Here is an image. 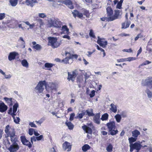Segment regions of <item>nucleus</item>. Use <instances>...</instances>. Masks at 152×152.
I'll use <instances>...</instances> for the list:
<instances>
[{"label": "nucleus", "instance_id": "nucleus-46", "mask_svg": "<svg viewBox=\"0 0 152 152\" xmlns=\"http://www.w3.org/2000/svg\"><path fill=\"white\" fill-rule=\"evenodd\" d=\"M129 142L130 144H131V143L136 141L137 140V138L134 137H131L129 138Z\"/></svg>", "mask_w": 152, "mask_h": 152}, {"label": "nucleus", "instance_id": "nucleus-9", "mask_svg": "<svg viewBox=\"0 0 152 152\" xmlns=\"http://www.w3.org/2000/svg\"><path fill=\"white\" fill-rule=\"evenodd\" d=\"M10 137V140L12 143H18V141L17 135L15 134V133L9 136Z\"/></svg>", "mask_w": 152, "mask_h": 152}, {"label": "nucleus", "instance_id": "nucleus-6", "mask_svg": "<svg viewBox=\"0 0 152 152\" xmlns=\"http://www.w3.org/2000/svg\"><path fill=\"white\" fill-rule=\"evenodd\" d=\"M19 148V147L18 143L13 144L10 145V147L8 148V149L10 152H15L17 151Z\"/></svg>", "mask_w": 152, "mask_h": 152}, {"label": "nucleus", "instance_id": "nucleus-38", "mask_svg": "<svg viewBox=\"0 0 152 152\" xmlns=\"http://www.w3.org/2000/svg\"><path fill=\"white\" fill-rule=\"evenodd\" d=\"M33 48L34 49H35L36 50L38 51L40 50L42 48V46L38 44H37L36 45H34L33 46Z\"/></svg>", "mask_w": 152, "mask_h": 152}, {"label": "nucleus", "instance_id": "nucleus-34", "mask_svg": "<svg viewBox=\"0 0 152 152\" xmlns=\"http://www.w3.org/2000/svg\"><path fill=\"white\" fill-rule=\"evenodd\" d=\"M48 86L50 88V90H53L56 89V84L53 83H50L48 84Z\"/></svg>", "mask_w": 152, "mask_h": 152}, {"label": "nucleus", "instance_id": "nucleus-2", "mask_svg": "<svg viewBox=\"0 0 152 152\" xmlns=\"http://www.w3.org/2000/svg\"><path fill=\"white\" fill-rule=\"evenodd\" d=\"M45 88L48 91V88L46 86V82L45 80L40 81L35 88V91L38 94L42 93Z\"/></svg>", "mask_w": 152, "mask_h": 152}, {"label": "nucleus", "instance_id": "nucleus-59", "mask_svg": "<svg viewBox=\"0 0 152 152\" xmlns=\"http://www.w3.org/2000/svg\"><path fill=\"white\" fill-rule=\"evenodd\" d=\"M142 36L140 34H138L135 38L134 40L136 41L139 38H142Z\"/></svg>", "mask_w": 152, "mask_h": 152}, {"label": "nucleus", "instance_id": "nucleus-22", "mask_svg": "<svg viewBox=\"0 0 152 152\" xmlns=\"http://www.w3.org/2000/svg\"><path fill=\"white\" fill-rule=\"evenodd\" d=\"M130 24V21L126 20L122 23L121 28L125 29L128 28Z\"/></svg>", "mask_w": 152, "mask_h": 152}, {"label": "nucleus", "instance_id": "nucleus-11", "mask_svg": "<svg viewBox=\"0 0 152 152\" xmlns=\"http://www.w3.org/2000/svg\"><path fill=\"white\" fill-rule=\"evenodd\" d=\"M68 74L67 80L69 81L71 80L73 82L74 80V78L76 76L75 72L74 71L71 72H68Z\"/></svg>", "mask_w": 152, "mask_h": 152}, {"label": "nucleus", "instance_id": "nucleus-26", "mask_svg": "<svg viewBox=\"0 0 152 152\" xmlns=\"http://www.w3.org/2000/svg\"><path fill=\"white\" fill-rule=\"evenodd\" d=\"M106 10L108 16L109 17L112 16L113 11L111 8L110 7H108L106 9Z\"/></svg>", "mask_w": 152, "mask_h": 152}, {"label": "nucleus", "instance_id": "nucleus-17", "mask_svg": "<svg viewBox=\"0 0 152 152\" xmlns=\"http://www.w3.org/2000/svg\"><path fill=\"white\" fill-rule=\"evenodd\" d=\"M65 55L67 57H66L62 61L64 62V63L65 64L69 63V61L71 59V57H69L70 54L69 53L66 52Z\"/></svg>", "mask_w": 152, "mask_h": 152}, {"label": "nucleus", "instance_id": "nucleus-53", "mask_svg": "<svg viewBox=\"0 0 152 152\" xmlns=\"http://www.w3.org/2000/svg\"><path fill=\"white\" fill-rule=\"evenodd\" d=\"M38 15L39 17L42 18H43L46 17V15L44 13H39Z\"/></svg>", "mask_w": 152, "mask_h": 152}, {"label": "nucleus", "instance_id": "nucleus-13", "mask_svg": "<svg viewBox=\"0 0 152 152\" xmlns=\"http://www.w3.org/2000/svg\"><path fill=\"white\" fill-rule=\"evenodd\" d=\"M18 53L15 52H11L9 53L8 57V60L10 61L14 60L15 58V57L18 55Z\"/></svg>", "mask_w": 152, "mask_h": 152}, {"label": "nucleus", "instance_id": "nucleus-40", "mask_svg": "<svg viewBox=\"0 0 152 152\" xmlns=\"http://www.w3.org/2000/svg\"><path fill=\"white\" fill-rule=\"evenodd\" d=\"M23 22L26 23L27 25L29 26V28H29L32 29L35 26V25L33 23L32 24H30V23L28 21L24 22Z\"/></svg>", "mask_w": 152, "mask_h": 152}, {"label": "nucleus", "instance_id": "nucleus-16", "mask_svg": "<svg viewBox=\"0 0 152 152\" xmlns=\"http://www.w3.org/2000/svg\"><path fill=\"white\" fill-rule=\"evenodd\" d=\"M145 85L150 88L152 89V77L145 80Z\"/></svg>", "mask_w": 152, "mask_h": 152}, {"label": "nucleus", "instance_id": "nucleus-33", "mask_svg": "<svg viewBox=\"0 0 152 152\" xmlns=\"http://www.w3.org/2000/svg\"><path fill=\"white\" fill-rule=\"evenodd\" d=\"M90 148V147L88 144H85L82 147V150L84 152H86Z\"/></svg>", "mask_w": 152, "mask_h": 152}, {"label": "nucleus", "instance_id": "nucleus-24", "mask_svg": "<svg viewBox=\"0 0 152 152\" xmlns=\"http://www.w3.org/2000/svg\"><path fill=\"white\" fill-rule=\"evenodd\" d=\"M132 136L136 138L140 134V132L137 129H135L134 131H132Z\"/></svg>", "mask_w": 152, "mask_h": 152}, {"label": "nucleus", "instance_id": "nucleus-1", "mask_svg": "<svg viewBox=\"0 0 152 152\" xmlns=\"http://www.w3.org/2000/svg\"><path fill=\"white\" fill-rule=\"evenodd\" d=\"M4 132L6 134L5 138L6 140L5 141V144L9 145L10 144V143L8 140L9 136L15 133V131L13 127L9 125H8L5 126Z\"/></svg>", "mask_w": 152, "mask_h": 152}, {"label": "nucleus", "instance_id": "nucleus-56", "mask_svg": "<svg viewBox=\"0 0 152 152\" xmlns=\"http://www.w3.org/2000/svg\"><path fill=\"white\" fill-rule=\"evenodd\" d=\"M36 139L38 141L41 140L43 139V136L42 135H41L39 136H37Z\"/></svg>", "mask_w": 152, "mask_h": 152}, {"label": "nucleus", "instance_id": "nucleus-23", "mask_svg": "<svg viewBox=\"0 0 152 152\" xmlns=\"http://www.w3.org/2000/svg\"><path fill=\"white\" fill-rule=\"evenodd\" d=\"M94 121L96 124H99L100 123V115L99 113L96 114L94 118Z\"/></svg>", "mask_w": 152, "mask_h": 152}, {"label": "nucleus", "instance_id": "nucleus-5", "mask_svg": "<svg viewBox=\"0 0 152 152\" xmlns=\"http://www.w3.org/2000/svg\"><path fill=\"white\" fill-rule=\"evenodd\" d=\"M48 25H49V27H54L56 28H60L61 26V22L58 20L56 19H50L48 20Z\"/></svg>", "mask_w": 152, "mask_h": 152}, {"label": "nucleus", "instance_id": "nucleus-10", "mask_svg": "<svg viewBox=\"0 0 152 152\" xmlns=\"http://www.w3.org/2000/svg\"><path fill=\"white\" fill-rule=\"evenodd\" d=\"M72 14H73V15L75 18L77 16L79 18L82 19H84V18L83 16V14L77 10H73V11L72 12Z\"/></svg>", "mask_w": 152, "mask_h": 152}, {"label": "nucleus", "instance_id": "nucleus-39", "mask_svg": "<svg viewBox=\"0 0 152 152\" xmlns=\"http://www.w3.org/2000/svg\"><path fill=\"white\" fill-rule=\"evenodd\" d=\"M115 118L117 122L119 123L120 122L121 118L120 115L117 114L115 116Z\"/></svg>", "mask_w": 152, "mask_h": 152}, {"label": "nucleus", "instance_id": "nucleus-14", "mask_svg": "<svg viewBox=\"0 0 152 152\" xmlns=\"http://www.w3.org/2000/svg\"><path fill=\"white\" fill-rule=\"evenodd\" d=\"M37 2L36 0H26L25 4L27 6L32 7Z\"/></svg>", "mask_w": 152, "mask_h": 152}, {"label": "nucleus", "instance_id": "nucleus-60", "mask_svg": "<svg viewBox=\"0 0 152 152\" xmlns=\"http://www.w3.org/2000/svg\"><path fill=\"white\" fill-rule=\"evenodd\" d=\"M5 77V78L6 79H9L11 77V75H6L4 73V75H3Z\"/></svg>", "mask_w": 152, "mask_h": 152}, {"label": "nucleus", "instance_id": "nucleus-45", "mask_svg": "<svg viewBox=\"0 0 152 152\" xmlns=\"http://www.w3.org/2000/svg\"><path fill=\"white\" fill-rule=\"evenodd\" d=\"M54 64L52 63H47L45 64V67L46 68H50L52 67Z\"/></svg>", "mask_w": 152, "mask_h": 152}, {"label": "nucleus", "instance_id": "nucleus-35", "mask_svg": "<svg viewBox=\"0 0 152 152\" xmlns=\"http://www.w3.org/2000/svg\"><path fill=\"white\" fill-rule=\"evenodd\" d=\"M21 64L23 66L27 68L28 66V63L26 59H23L22 61Z\"/></svg>", "mask_w": 152, "mask_h": 152}, {"label": "nucleus", "instance_id": "nucleus-15", "mask_svg": "<svg viewBox=\"0 0 152 152\" xmlns=\"http://www.w3.org/2000/svg\"><path fill=\"white\" fill-rule=\"evenodd\" d=\"M121 11L120 10H115V14L114 16H111V17L113 19V20L118 18H120L121 17H120V13Z\"/></svg>", "mask_w": 152, "mask_h": 152}, {"label": "nucleus", "instance_id": "nucleus-25", "mask_svg": "<svg viewBox=\"0 0 152 152\" xmlns=\"http://www.w3.org/2000/svg\"><path fill=\"white\" fill-rule=\"evenodd\" d=\"M61 30L62 31L61 34L64 33L68 34L69 31V29L67 28L66 26H62Z\"/></svg>", "mask_w": 152, "mask_h": 152}, {"label": "nucleus", "instance_id": "nucleus-61", "mask_svg": "<svg viewBox=\"0 0 152 152\" xmlns=\"http://www.w3.org/2000/svg\"><path fill=\"white\" fill-rule=\"evenodd\" d=\"M84 15H86L87 17L88 18L89 16V14L87 10H86L83 13Z\"/></svg>", "mask_w": 152, "mask_h": 152}, {"label": "nucleus", "instance_id": "nucleus-51", "mask_svg": "<svg viewBox=\"0 0 152 152\" xmlns=\"http://www.w3.org/2000/svg\"><path fill=\"white\" fill-rule=\"evenodd\" d=\"M75 113H72L70 115V118H69V120L71 121H73L74 119V118L75 117Z\"/></svg>", "mask_w": 152, "mask_h": 152}, {"label": "nucleus", "instance_id": "nucleus-58", "mask_svg": "<svg viewBox=\"0 0 152 152\" xmlns=\"http://www.w3.org/2000/svg\"><path fill=\"white\" fill-rule=\"evenodd\" d=\"M5 15L4 13H0V20H2L5 18Z\"/></svg>", "mask_w": 152, "mask_h": 152}, {"label": "nucleus", "instance_id": "nucleus-20", "mask_svg": "<svg viewBox=\"0 0 152 152\" xmlns=\"http://www.w3.org/2000/svg\"><path fill=\"white\" fill-rule=\"evenodd\" d=\"M18 104L17 103H16L13 106V112L10 114L11 115H16V112L17 110V108L18 107Z\"/></svg>", "mask_w": 152, "mask_h": 152}, {"label": "nucleus", "instance_id": "nucleus-52", "mask_svg": "<svg viewBox=\"0 0 152 152\" xmlns=\"http://www.w3.org/2000/svg\"><path fill=\"white\" fill-rule=\"evenodd\" d=\"M6 87L5 86H3L1 87V89L0 91L2 93L6 91Z\"/></svg>", "mask_w": 152, "mask_h": 152}, {"label": "nucleus", "instance_id": "nucleus-36", "mask_svg": "<svg viewBox=\"0 0 152 152\" xmlns=\"http://www.w3.org/2000/svg\"><path fill=\"white\" fill-rule=\"evenodd\" d=\"M86 112L87 114L89 116H93L94 115L93 113V110L92 109L87 110H86Z\"/></svg>", "mask_w": 152, "mask_h": 152}, {"label": "nucleus", "instance_id": "nucleus-54", "mask_svg": "<svg viewBox=\"0 0 152 152\" xmlns=\"http://www.w3.org/2000/svg\"><path fill=\"white\" fill-rule=\"evenodd\" d=\"M29 125L31 127L36 128L37 127L36 125L33 123L32 122H30L29 123Z\"/></svg>", "mask_w": 152, "mask_h": 152}, {"label": "nucleus", "instance_id": "nucleus-57", "mask_svg": "<svg viewBox=\"0 0 152 152\" xmlns=\"http://www.w3.org/2000/svg\"><path fill=\"white\" fill-rule=\"evenodd\" d=\"M95 91L94 90L92 91L89 94L91 98L93 97L95 95Z\"/></svg>", "mask_w": 152, "mask_h": 152}, {"label": "nucleus", "instance_id": "nucleus-29", "mask_svg": "<svg viewBox=\"0 0 152 152\" xmlns=\"http://www.w3.org/2000/svg\"><path fill=\"white\" fill-rule=\"evenodd\" d=\"M86 114V112L85 111H82L80 113H78L77 116L75 117L76 118H79L80 119L82 118L83 116Z\"/></svg>", "mask_w": 152, "mask_h": 152}, {"label": "nucleus", "instance_id": "nucleus-55", "mask_svg": "<svg viewBox=\"0 0 152 152\" xmlns=\"http://www.w3.org/2000/svg\"><path fill=\"white\" fill-rule=\"evenodd\" d=\"M37 140V139H36V137H35L34 136H33L32 137H31V144L33 143V141H36Z\"/></svg>", "mask_w": 152, "mask_h": 152}, {"label": "nucleus", "instance_id": "nucleus-64", "mask_svg": "<svg viewBox=\"0 0 152 152\" xmlns=\"http://www.w3.org/2000/svg\"><path fill=\"white\" fill-rule=\"evenodd\" d=\"M117 61L118 62H123L126 61V59L125 58H121L117 60Z\"/></svg>", "mask_w": 152, "mask_h": 152}, {"label": "nucleus", "instance_id": "nucleus-28", "mask_svg": "<svg viewBox=\"0 0 152 152\" xmlns=\"http://www.w3.org/2000/svg\"><path fill=\"white\" fill-rule=\"evenodd\" d=\"M145 92L147 94L148 98L149 99H151L152 97V92L150 90L147 88L145 91Z\"/></svg>", "mask_w": 152, "mask_h": 152}, {"label": "nucleus", "instance_id": "nucleus-37", "mask_svg": "<svg viewBox=\"0 0 152 152\" xmlns=\"http://www.w3.org/2000/svg\"><path fill=\"white\" fill-rule=\"evenodd\" d=\"M15 115H12L13 118L14 122L17 124H18L20 121V118L19 117H15Z\"/></svg>", "mask_w": 152, "mask_h": 152}, {"label": "nucleus", "instance_id": "nucleus-32", "mask_svg": "<svg viewBox=\"0 0 152 152\" xmlns=\"http://www.w3.org/2000/svg\"><path fill=\"white\" fill-rule=\"evenodd\" d=\"M9 2L12 7H15L18 4V0H9Z\"/></svg>", "mask_w": 152, "mask_h": 152}, {"label": "nucleus", "instance_id": "nucleus-63", "mask_svg": "<svg viewBox=\"0 0 152 152\" xmlns=\"http://www.w3.org/2000/svg\"><path fill=\"white\" fill-rule=\"evenodd\" d=\"M123 51L124 52H128V53L132 52V50L131 49H125L123 50Z\"/></svg>", "mask_w": 152, "mask_h": 152}, {"label": "nucleus", "instance_id": "nucleus-3", "mask_svg": "<svg viewBox=\"0 0 152 152\" xmlns=\"http://www.w3.org/2000/svg\"><path fill=\"white\" fill-rule=\"evenodd\" d=\"M145 141L142 140L141 142L140 141L136 142L134 144H131L130 145V152H132L134 149H135L137 151V152H138L140 151L141 147H147L146 145H143L142 144L143 142H145Z\"/></svg>", "mask_w": 152, "mask_h": 152}, {"label": "nucleus", "instance_id": "nucleus-47", "mask_svg": "<svg viewBox=\"0 0 152 152\" xmlns=\"http://www.w3.org/2000/svg\"><path fill=\"white\" fill-rule=\"evenodd\" d=\"M89 35L90 37H91L94 38H95V36L94 34L93 31L92 29H91L89 33Z\"/></svg>", "mask_w": 152, "mask_h": 152}, {"label": "nucleus", "instance_id": "nucleus-30", "mask_svg": "<svg viewBox=\"0 0 152 152\" xmlns=\"http://www.w3.org/2000/svg\"><path fill=\"white\" fill-rule=\"evenodd\" d=\"M113 19L111 17H104L101 18V20L102 21H112L113 20Z\"/></svg>", "mask_w": 152, "mask_h": 152}, {"label": "nucleus", "instance_id": "nucleus-62", "mask_svg": "<svg viewBox=\"0 0 152 152\" xmlns=\"http://www.w3.org/2000/svg\"><path fill=\"white\" fill-rule=\"evenodd\" d=\"M96 47L97 49L101 52H104V50L101 48H100L98 45H96Z\"/></svg>", "mask_w": 152, "mask_h": 152}, {"label": "nucleus", "instance_id": "nucleus-50", "mask_svg": "<svg viewBox=\"0 0 152 152\" xmlns=\"http://www.w3.org/2000/svg\"><path fill=\"white\" fill-rule=\"evenodd\" d=\"M71 2L72 1L70 0H65L64 1V3L67 6L71 3Z\"/></svg>", "mask_w": 152, "mask_h": 152}, {"label": "nucleus", "instance_id": "nucleus-27", "mask_svg": "<svg viewBox=\"0 0 152 152\" xmlns=\"http://www.w3.org/2000/svg\"><path fill=\"white\" fill-rule=\"evenodd\" d=\"M110 110L114 113H115L117 112V107L116 105L112 103L110 105Z\"/></svg>", "mask_w": 152, "mask_h": 152}, {"label": "nucleus", "instance_id": "nucleus-49", "mask_svg": "<svg viewBox=\"0 0 152 152\" xmlns=\"http://www.w3.org/2000/svg\"><path fill=\"white\" fill-rule=\"evenodd\" d=\"M126 61H132L134 60H135V58L133 57H129L127 58H125Z\"/></svg>", "mask_w": 152, "mask_h": 152}, {"label": "nucleus", "instance_id": "nucleus-18", "mask_svg": "<svg viewBox=\"0 0 152 152\" xmlns=\"http://www.w3.org/2000/svg\"><path fill=\"white\" fill-rule=\"evenodd\" d=\"M106 125L109 130L115 129V123L114 121L110 122L107 123Z\"/></svg>", "mask_w": 152, "mask_h": 152}, {"label": "nucleus", "instance_id": "nucleus-41", "mask_svg": "<svg viewBox=\"0 0 152 152\" xmlns=\"http://www.w3.org/2000/svg\"><path fill=\"white\" fill-rule=\"evenodd\" d=\"M18 42H20V41H22V42L21 43V45L23 46V48H25V41L23 40V38L22 37H20L19 38V39H18Z\"/></svg>", "mask_w": 152, "mask_h": 152}, {"label": "nucleus", "instance_id": "nucleus-19", "mask_svg": "<svg viewBox=\"0 0 152 152\" xmlns=\"http://www.w3.org/2000/svg\"><path fill=\"white\" fill-rule=\"evenodd\" d=\"M7 107L3 102L0 103V112H3L7 110Z\"/></svg>", "mask_w": 152, "mask_h": 152}, {"label": "nucleus", "instance_id": "nucleus-7", "mask_svg": "<svg viewBox=\"0 0 152 152\" xmlns=\"http://www.w3.org/2000/svg\"><path fill=\"white\" fill-rule=\"evenodd\" d=\"M21 141L22 143L24 145L27 146L29 148L32 147V144L24 136L20 137Z\"/></svg>", "mask_w": 152, "mask_h": 152}, {"label": "nucleus", "instance_id": "nucleus-8", "mask_svg": "<svg viewBox=\"0 0 152 152\" xmlns=\"http://www.w3.org/2000/svg\"><path fill=\"white\" fill-rule=\"evenodd\" d=\"M62 147L64 150H67V151H69L71 150V145L70 143L66 141L63 144Z\"/></svg>", "mask_w": 152, "mask_h": 152}, {"label": "nucleus", "instance_id": "nucleus-21", "mask_svg": "<svg viewBox=\"0 0 152 152\" xmlns=\"http://www.w3.org/2000/svg\"><path fill=\"white\" fill-rule=\"evenodd\" d=\"M82 128L86 133L90 134H91L92 133V131L91 128L86 125L83 126Z\"/></svg>", "mask_w": 152, "mask_h": 152}, {"label": "nucleus", "instance_id": "nucleus-12", "mask_svg": "<svg viewBox=\"0 0 152 152\" xmlns=\"http://www.w3.org/2000/svg\"><path fill=\"white\" fill-rule=\"evenodd\" d=\"M97 43L101 47L103 48H105L107 44V41H102L100 40V38L99 36L98 37Z\"/></svg>", "mask_w": 152, "mask_h": 152}, {"label": "nucleus", "instance_id": "nucleus-43", "mask_svg": "<svg viewBox=\"0 0 152 152\" xmlns=\"http://www.w3.org/2000/svg\"><path fill=\"white\" fill-rule=\"evenodd\" d=\"M113 146L111 144H109L107 147L106 150L108 152H111L112 151Z\"/></svg>", "mask_w": 152, "mask_h": 152}, {"label": "nucleus", "instance_id": "nucleus-48", "mask_svg": "<svg viewBox=\"0 0 152 152\" xmlns=\"http://www.w3.org/2000/svg\"><path fill=\"white\" fill-rule=\"evenodd\" d=\"M35 129L33 128H30L28 129V133L30 135H32L34 133Z\"/></svg>", "mask_w": 152, "mask_h": 152}, {"label": "nucleus", "instance_id": "nucleus-31", "mask_svg": "<svg viewBox=\"0 0 152 152\" xmlns=\"http://www.w3.org/2000/svg\"><path fill=\"white\" fill-rule=\"evenodd\" d=\"M65 124L69 129L72 130L73 129L74 126L71 122L67 121L66 122Z\"/></svg>", "mask_w": 152, "mask_h": 152}, {"label": "nucleus", "instance_id": "nucleus-44", "mask_svg": "<svg viewBox=\"0 0 152 152\" xmlns=\"http://www.w3.org/2000/svg\"><path fill=\"white\" fill-rule=\"evenodd\" d=\"M109 131L110 134L112 135L116 134L118 132V131L117 130H115L114 129H112L109 130Z\"/></svg>", "mask_w": 152, "mask_h": 152}, {"label": "nucleus", "instance_id": "nucleus-4", "mask_svg": "<svg viewBox=\"0 0 152 152\" xmlns=\"http://www.w3.org/2000/svg\"><path fill=\"white\" fill-rule=\"evenodd\" d=\"M48 45L51 46L53 48H58L61 44V42L57 41L56 38L50 37H48Z\"/></svg>", "mask_w": 152, "mask_h": 152}, {"label": "nucleus", "instance_id": "nucleus-42", "mask_svg": "<svg viewBox=\"0 0 152 152\" xmlns=\"http://www.w3.org/2000/svg\"><path fill=\"white\" fill-rule=\"evenodd\" d=\"M108 115L107 113H105L102 115L101 118V119L102 121L106 120L108 119Z\"/></svg>", "mask_w": 152, "mask_h": 152}]
</instances>
